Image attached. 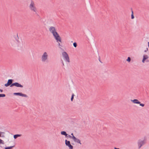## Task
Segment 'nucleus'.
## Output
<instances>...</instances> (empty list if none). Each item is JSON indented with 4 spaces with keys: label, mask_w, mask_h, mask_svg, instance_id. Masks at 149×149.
Instances as JSON below:
<instances>
[{
    "label": "nucleus",
    "mask_w": 149,
    "mask_h": 149,
    "mask_svg": "<svg viewBox=\"0 0 149 149\" xmlns=\"http://www.w3.org/2000/svg\"><path fill=\"white\" fill-rule=\"evenodd\" d=\"M148 50V48H147L144 51V52H146Z\"/></svg>",
    "instance_id": "nucleus-27"
},
{
    "label": "nucleus",
    "mask_w": 149,
    "mask_h": 149,
    "mask_svg": "<svg viewBox=\"0 0 149 149\" xmlns=\"http://www.w3.org/2000/svg\"><path fill=\"white\" fill-rule=\"evenodd\" d=\"M140 104V105L142 107H144L145 105V104H144L141 103H140V104Z\"/></svg>",
    "instance_id": "nucleus-24"
},
{
    "label": "nucleus",
    "mask_w": 149,
    "mask_h": 149,
    "mask_svg": "<svg viewBox=\"0 0 149 149\" xmlns=\"http://www.w3.org/2000/svg\"><path fill=\"white\" fill-rule=\"evenodd\" d=\"M70 143V141H68L67 140H65V144L67 146L69 145Z\"/></svg>",
    "instance_id": "nucleus-15"
},
{
    "label": "nucleus",
    "mask_w": 149,
    "mask_h": 149,
    "mask_svg": "<svg viewBox=\"0 0 149 149\" xmlns=\"http://www.w3.org/2000/svg\"><path fill=\"white\" fill-rule=\"evenodd\" d=\"M131 101L133 103L135 104H140V102L137 99H134V100H131Z\"/></svg>",
    "instance_id": "nucleus-12"
},
{
    "label": "nucleus",
    "mask_w": 149,
    "mask_h": 149,
    "mask_svg": "<svg viewBox=\"0 0 149 149\" xmlns=\"http://www.w3.org/2000/svg\"><path fill=\"white\" fill-rule=\"evenodd\" d=\"M74 139H73L74 141L77 143H79L80 144H81L80 140L76 138L75 137H73Z\"/></svg>",
    "instance_id": "nucleus-11"
},
{
    "label": "nucleus",
    "mask_w": 149,
    "mask_h": 149,
    "mask_svg": "<svg viewBox=\"0 0 149 149\" xmlns=\"http://www.w3.org/2000/svg\"><path fill=\"white\" fill-rule=\"evenodd\" d=\"M132 15H131V18L132 19H133L134 18V16L133 15V10H132Z\"/></svg>",
    "instance_id": "nucleus-17"
},
{
    "label": "nucleus",
    "mask_w": 149,
    "mask_h": 149,
    "mask_svg": "<svg viewBox=\"0 0 149 149\" xmlns=\"http://www.w3.org/2000/svg\"><path fill=\"white\" fill-rule=\"evenodd\" d=\"M14 146H11L9 147V148L10 149L12 148H13Z\"/></svg>",
    "instance_id": "nucleus-25"
},
{
    "label": "nucleus",
    "mask_w": 149,
    "mask_h": 149,
    "mask_svg": "<svg viewBox=\"0 0 149 149\" xmlns=\"http://www.w3.org/2000/svg\"><path fill=\"white\" fill-rule=\"evenodd\" d=\"M146 61L147 62H149V60H147Z\"/></svg>",
    "instance_id": "nucleus-32"
},
{
    "label": "nucleus",
    "mask_w": 149,
    "mask_h": 149,
    "mask_svg": "<svg viewBox=\"0 0 149 149\" xmlns=\"http://www.w3.org/2000/svg\"><path fill=\"white\" fill-rule=\"evenodd\" d=\"M12 80L11 79H9L8 80L7 83L5 84V86L7 87L10 85H11L12 83Z\"/></svg>",
    "instance_id": "nucleus-8"
},
{
    "label": "nucleus",
    "mask_w": 149,
    "mask_h": 149,
    "mask_svg": "<svg viewBox=\"0 0 149 149\" xmlns=\"http://www.w3.org/2000/svg\"><path fill=\"white\" fill-rule=\"evenodd\" d=\"M6 96L4 94H0V97H4Z\"/></svg>",
    "instance_id": "nucleus-20"
},
{
    "label": "nucleus",
    "mask_w": 149,
    "mask_h": 149,
    "mask_svg": "<svg viewBox=\"0 0 149 149\" xmlns=\"http://www.w3.org/2000/svg\"><path fill=\"white\" fill-rule=\"evenodd\" d=\"M68 146L69 148L70 149H73V146L70 144L68 146Z\"/></svg>",
    "instance_id": "nucleus-16"
},
{
    "label": "nucleus",
    "mask_w": 149,
    "mask_h": 149,
    "mask_svg": "<svg viewBox=\"0 0 149 149\" xmlns=\"http://www.w3.org/2000/svg\"><path fill=\"white\" fill-rule=\"evenodd\" d=\"M5 149H10L9 147H6L5 148Z\"/></svg>",
    "instance_id": "nucleus-28"
},
{
    "label": "nucleus",
    "mask_w": 149,
    "mask_h": 149,
    "mask_svg": "<svg viewBox=\"0 0 149 149\" xmlns=\"http://www.w3.org/2000/svg\"><path fill=\"white\" fill-rule=\"evenodd\" d=\"M67 137H69L70 138H72L73 139H74L73 137H74L75 136H70V135H69L68 134V136H67Z\"/></svg>",
    "instance_id": "nucleus-18"
},
{
    "label": "nucleus",
    "mask_w": 149,
    "mask_h": 149,
    "mask_svg": "<svg viewBox=\"0 0 149 149\" xmlns=\"http://www.w3.org/2000/svg\"><path fill=\"white\" fill-rule=\"evenodd\" d=\"M114 149H120L119 148H116V147H115L114 148Z\"/></svg>",
    "instance_id": "nucleus-31"
},
{
    "label": "nucleus",
    "mask_w": 149,
    "mask_h": 149,
    "mask_svg": "<svg viewBox=\"0 0 149 149\" xmlns=\"http://www.w3.org/2000/svg\"><path fill=\"white\" fill-rule=\"evenodd\" d=\"M73 45L75 47H77V43L75 42H74V43H73Z\"/></svg>",
    "instance_id": "nucleus-23"
},
{
    "label": "nucleus",
    "mask_w": 149,
    "mask_h": 149,
    "mask_svg": "<svg viewBox=\"0 0 149 149\" xmlns=\"http://www.w3.org/2000/svg\"><path fill=\"white\" fill-rule=\"evenodd\" d=\"M148 58V57L147 55H145L143 56V58L142 60V62L143 63H144L145 62V60L147 59Z\"/></svg>",
    "instance_id": "nucleus-10"
},
{
    "label": "nucleus",
    "mask_w": 149,
    "mask_h": 149,
    "mask_svg": "<svg viewBox=\"0 0 149 149\" xmlns=\"http://www.w3.org/2000/svg\"><path fill=\"white\" fill-rule=\"evenodd\" d=\"M48 55L47 53L44 52L41 56L42 61L43 62H47L48 60Z\"/></svg>",
    "instance_id": "nucleus-3"
},
{
    "label": "nucleus",
    "mask_w": 149,
    "mask_h": 149,
    "mask_svg": "<svg viewBox=\"0 0 149 149\" xmlns=\"http://www.w3.org/2000/svg\"><path fill=\"white\" fill-rule=\"evenodd\" d=\"M61 134L62 135H65L66 137L68 136V134H67L66 132L64 131H62L61 132Z\"/></svg>",
    "instance_id": "nucleus-13"
},
{
    "label": "nucleus",
    "mask_w": 149,
    "mask_h": 149,
    "mask_svg": "<svg viewBox=\"0 0 149 149\" xmlns=\"http://www.w3.org/2000/svg\"><path fill=\"white\" fill-rule=\"evenodd\" d=\"M14 86H15L17 87H22L23 86L21 84L15 82V83H13L11 84V85L10 86V87H13Z\"/></svg>",
    "instance_id": "nucleus-6"
},
{
    "label": "nucleus",
    "mask_w": 149,
    "mask_h": 149,
    "mask_svg": "<svg viewBox=\"0 0 149 149\" xmlns=\"http://www.w3.org/2000/svg\"><path fill=\"white\" fill-rule=\"evenodd\" d=\"M71 135H72V136H74V135H73V133H72L71 134Z\"/></svg>",
    "instance_id": "nucleus-30"
},
{
    "label": "nucleus",
    "mask_w": 149,
    "mask_h": 149,
    "mask_svg": "<svg viewBox=\"0 0 149 149\" xmlns=\"http://www.w3.org/2000/svg\"><path fill=\"white\" fill-rule=\"evenodd\" d=\"M145 143L144 141H140L138 143V145L139 146V148H140Z\"/></svg>",
    "instance_id": "nucleus-7"
},
{
    "label": "nucleus",
    "mask_w": 149,
    "mask_h": 149,
    "mask_svg": "<svg viewBox=\"0 0 149 149\" xmlns=\"http://www.w3.org/2000/svg\"><path fill=\"white\" fill-rule=\"evenodd\" d=\"M62 55L65 60L67 62L69 63L70 60L69 56L66 52H63L62 53Z\"/></svg>",
    "instance_id": "nucleus-4"
},
{
    "label": "nucleus",
    "mask_w": 149,
    "mask_h": 149,
    "mask_svg": "<svg viewBox=\"0 0 149 149\" xmlns=\"http://www.w3.org/2000/svg\"><path fill=\"white\" fill-rule=\"evenodd\" d=\"M4 141L1 139H0V144H3Z\"/></svg>",
    "instance_id": "nucleus-22"
},
{
    "label": "nucleus",
    "mask_w": 149,
    "mask_h": 149,
    "mask_svg": "<svg viewBox=\"0 0 149 149\" xmlns=\"http://www.w3.org/2000/svg\"><path fill=\"white\" fill-rule=\"evenodd\" d=\"M61 61H62V63L63 64V66H64V63H63V60H62Z\"/></svg>",
    "instance_id": "nucleus-29"
},
{
    "label": "nucleus",
    "mask_w": 149,
    "mask_h": 149,
    "mask_svg": "<svg viewBox=\"0 0 149 149\" xmlns=\"http://www.w3.org/2000/svg\"><path fill=\"white\" fill-rule=\"evenodd\" d=\"M29 8L31 11L34 12V13H33V14H37L36 12L37 8L35 6L34 2L33 1L31 0L30 4L29 6Z\"/></svg>",
    "instance_id": "nucleus-1"
},
{
    "label": "nucleus",
    "mask_w": 149,
    "mask_h": 149,
    "mask_svg": "<svg viewBox=\"0 0 149 149\" xmlns=\"http://www.w3.org/2000/svg\"><path fill=\"white\" fill-rule=\"evenodd\" d=\"M49 30L53 34V35L55 34L57 35V34L58 33L56 31V29L54 27L51 26L49 28Z\"/></svg>",
    "instance_id": "nucleus-5"
},
{
    "label": "nucleus",
    "mask_w": 149,
    "mask_h": 149,
    "mask_svg": "<svg viewBox=\"0 0 149 149\" xmlns=\"http://www.w3.org/2000/svg\"><path fill=\"white\" fill-rule=\"evenodd\" d=\"M74 94L73 93L72 94L71 97V101H73V99L74 98Z\"/></svg>",
    "instance_id": "nucleus-19"
},
{
    "label": "nucleus",
    "mask_w": 149,
    "mask_h": 149,
    "mask_svg": "<svg viewBox=\"0 0 149 149\" xmlns=\"http://www.w3.org/2000/svg\"><path fill=\"white\" fill-rule=\"evenodd\" d=\"M3 90L0 89V92L2 93L3 92Z\"/></svg>",
    "instance_id": "nucleus-26"
},
{
    "label": "nucleus",
    "mask_w": 149,
    "mask_h": 149,
    "mask_svg": "<svg viewBox=\"0 0 149 149\" xmlns=\"http://www.w3.org/2000/svg\"><path fill=\"white\" fill-rule=\"evenodd\" d=\"M130 61H131L130 58L129 57H128L127 59V61H128V62H130Z\"/></svg>",
    "instance_id": "nucleus-21"
},
{
    "label": "nucleus",
    "mask_w": 149,
    "mask_h": 149,
    "mask_svg": "<svg viewBox=\"0 0 149 149\" xmlns=\"http://www.w3.org/2000/svg\"><path fill=\"white\" fill-rule=\"evenodd\" d=\"M21 134H16L14 135V138L15 139H16L18 137H20L21 136Z\"/></svg>",
    "instance_id": "nucleus-14"
},
{
    "label": "nucleus",
    "mask_w": 149,
    "mask_h": 149,
    "mask_svg": "<svg viewBox=\"0 0 149 149\" xmlns=\"http://www.w3.org/2000/svg\"><path fill=\"white\" fill-rule=\"evenodd\" d=\"M14 95H19L20 96H23V97H27V95H26L25 94H22V93H14Z\"/></svg>",
    "instance_id": "nucleus-9"
},
{
    "label": "nucleus",
    "mask_w": 149,
    "mask_h": 149,
    "mask_svg": "<svg viewBox=\"0 0 149 149\" xmlns=\"http://www.w3.org/2000/svg\"><path fill=\"white\" fill-rule=\"evenodd\" d=\"M57 35L55 34V35H53V36L55 39L56 40L57 42L58 43V46H62L61 45L60 43L59 42L61 43L62 42L61 38L58 33H57Z\"/></svg>",
    "instance_id": "nucleus-2"
}]
</instances>
